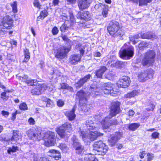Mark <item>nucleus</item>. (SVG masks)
<instances>
[{
    "label": "nucleus",
    "mask_w": 161,
    "mask_h": 161,
    "mask_svg": "<svg viewBox=\"0 0 161 161\" xmlns=\"http://www.w3.org/2000/svg\"><path fill=\"white\" fill-rule=\"evenodd\" d=\"M59 3V0H53V3L54 6L58 5Z\"/></svg>",
    "instance_id": "338daca9"
},
{
    "label": "nucleus",
    "mask_w": 161,
    "mask_h": 161,
    "mask_svg": "<svg viewBox=\"0 0 161 161\" xmlns=\"http://www.w3.org/2000/svg\"><path fill=\"white\" fill-rule=\"evenodd\" d=\"M119 23L118 22L114 21L111 22L109 24L108 27V30L110 35H116L117 36L122 35V31L119 30Z\"/></svg>",
    "instance_id": "6e6552de"
},
{
    "label": "nucleus",
    "mask_w": 161,
    "mask_h": 161,
    "mask_svg": "<svg viewBox=\"0 0 161 161\" xmlns=\"http://www.w3.org/2000/svg\"><path fill=\"white\" fill-rule=\"evenodd\" d=\"M27 133L30 139L33 140H40L42 138L40 131L36 129H30Z\"/></svg>",
    "instance_id": "9b49d317"
},
{
    "label": "nucleus",
    "mask_w": 161,
    "mask_h": 161,
    "mask_svg": "<svg viewBox=\"0 0 161 161\" xmlns=\"http://www.w3.org/2000/svg\"><path fill=\"white\" fill-rule=\"evenodd\" d=\"M91 77L90 75H88L85 76L83 78L81 79L75 84L77 88H79L82 86L84 83L89 79Z\"/></svg>",
    "instance_id": "b1692460"
},
{
    "label": "nucleus",
    "mask_w": 161,
    "mask_h": 161,
    "mask_svg": "<svg viewBox=\"0 0 161 161\" xmlns=\"http://www.w3.org/2000/svg\"><path fill=\"white\" fill-rule=\"evenodd\" d=\"M140 35L142 38L150 39L152 40L156 38L157 37L154 34L151 32L145 33Z\"/></svg>",
    "instance_id": "a878e982"
},
{
    "label": "nucleus",
    "mask_w": 161,
    "mask_h": 161,
    "mask_svg": "<svg viewBox=\"0 0 161 161\" xmlns=\"http://www.w3.org/2000/svg\"><path fill=\"white\" fill-rule=\"evenodd\" d=\"M58 147L62 150L63 152L64 153L67 152L69 150L68 147L64 144H60Z\"/></svg>",
    "instance_id": "473e14b6"
},
{
    "label": "nucleus",
    "mask_w": 161,
    "mask_h": 161,
    "mask_svg": "<svg viewBox=\"0 0 161 161\" xmlns=\"http://www.w3.org/2000/svg\"><path fill=\"white\" fill-rule=\"evenodd\" d=\"M44 145L49 147L54 146L56 143V138L54 133L51 131L46 132L44 136Z\"/></svg>",
    "instance_id": "0eeeda50"
},
{
    "label": "nucleus",
    "mask_w": 161,
    "mask_h": 161,
    "mask_svg": "<svg viewBox=\"0 0 161 161\" xmlns=\"http://www.w3.org/2000/svg\"><path fill=\"white\" fill-rule=\"evenodd\" d=\"M52 32L53 35H56L58 32V30L56 27H54L53 28Z\"/></svg>",
    "instance_id": "603ef678"
},
{
    "label": "nucleus",
    "mask_w": 161,
    "mask_h": 161,
    "mask_svg": "<svg viewBox=\"0 0 161 161\" xmlns=\"http://www.w3.org/2000/svg\"><path fill=\"white\" fill-rule=\"evenodd\" d=\"M108 70V69L105 67L103 66L96 72V75L97 77L101 78L102 77L103 74L106 72Z\"/></svg>",
    "instance_id": "bb28decb"
},
{
    "label": "nucleus",
    "mask_w": 161,
    "mask_h": 161,
    "mask_svg": "<svg viewBox=\"0 0 161 161\" xmlns=\"http://www.w3.org/2000/svg\"><path fill=\"white\" fill-rule=\"evenodd\" d=\"M3 26L2 25H0V35H4L6 33V31Z\"/></svg>",
    "instance_id": "49530a36"
},
{
    "label": "nucleus",
    "mask_w": 161,
    "mask_h": 161,
    "mask_svg": "<svg viewBox=\"0 0 161 161\" xmlns=\"http://www.w3.org/2000/svg\"><path fill=\"white\" fill-rule=\"evenodd\" d=\"M147 161H151L154 158V154L151 153H148L147 154Z\"/></svg>",
    "instance_id": "a19ab883"
},
{
    "label": "nucleus",
    "mask_w": 161,
    "mask_h": 161,
    "mask_svg": "<svg viewBox=\"0 0 161 161\" xmlns=\"http://www.w3.org/2000/svg\"><path fill=\"white\" fill-rule=\"evenodd\" d=\"M152 0H138L139 6L147 5V3H151Z\"/></svg>",
    "instance_id": "e433bc0d"
},
{
    "label": "nucleus",
    "mask_w": 161,
    "mask_h": 161,
    "mask_svg": "<svg viewBox=\"0 0 161 161\" xmlns=\"http://www.w3.org/2000/svg\"><path fill=\"white\" fill-rule=\"evenodd\" d=\"M7 91L4 90L1 94V98L4 100H6L8 98V96L7 94Z\"/></svg>",
    "instance_id": "58836bf2"
},
{
    "label": "nucleus",
    "mask_w": 161,
    "mask_h": 161,
    "mask_svg": "<svg viewBox=\"0 0 161 161\" xmlns=\"http://www.w3.org/2000/svg\"><path fill=\"white\" fill-rule=\"evenodd\" d=\"M60 18L62 19L64 21H69V18L67 17L65 14L62 15L60 16Z\"/></svg>",
    "instance_id": "13d9d810"
},
{
    "label": "nucleus",
    "mask_w": 161,
    "mask_h": 161,
    "mask_svg": "<svg viewBox=\"0 0 161 161\" xmlns=\"http://www.w3.org/2000/svg\"><path fill=\"white\" fill-rule=\"evenodd\" d=\"M1 113L3 116L6 118L9 115L8 112L4 110L2 111Z\"/></svg>",
    "instance_id": "6e6d98bb"
},
{
    "label": "nucleus",
    "mask_w": 161,
    "mask_h": 161,
    "mask_svg": "<svg viewBox=\"0 0 161 161\" xmlns=\"http://www.w3.org/2000/svg\"><path fill=\"white\" fill-rule=\"evenodd\" d=\"M145 155V151H142L139 154V156L141 159H142L144 158V156Z\"/></svg>",
    "instance_id": "680f3d73"
},
{
    "label": "nucleus",
    "mask_w": 161,
    "mask_h": 161,
    "mask_svg": "<svg viewBox=\"0 0 161 161\" xmlns=\"http://www.w3.org/2000/svg\"><path fill=\"white\" fill-rule=\"evenodd\" d=\"M154 74V71L152 69L144 71L139 74L138 79L140 82L145 81L148 79L153 78Z\"/></svg>",
    "instance_id": "f8f14e48"
},
{
    "label": "nucleus",
    "mask_w": 161,
    "mask_h": 161,
    "mask_svg": "<svg viewBox=\"0 0 161 161\" xmlns=\"http://www.w3.org/2000/svg\"><path fill=\"white\" fill-rule=\"evenodd\" d=\"M155 53L153 51H150L145 54L142 61V64L144 66H148L152 65L154 61Z\"/></svg>",
    "instance_id": "423d86ee"
},
{
    "label": "nucleus",
    "mask_w": 161,
    "mask_h": 161,
    "mask_svg": "<svg viewBox=\"0 0 161 161\" xmlns=\"http://www.w3.org/2000/svg\"><path fill=\"white\" fill-rule=\"evenodd\" d=\"M76 17L78 19L84 20L86 21H88L91 19V15L88 11L79 12Z\"/></svg>",
    "instance_id": "aec40b11"
},
{
    "label": "nucleus",
    "mask_w": 161,
    "mask_h": 161,
    "mask_svg": "<svg viewBox=\"0 0 161 161\" xmlns=\"http://www.w3.org/2000/svg\"><path fill=\"white\" fill-rule=\"evenodd\" d=\"M81 58V56L79 54H75L72 55L70 57L69 62L72 64H76L80 61Z\"/></svg>",
    "instance_id": "4be33fe9"
},
{
    "label": "nucleus",
    "mask_w": 161,
    "mask_h": 161,
    "mask_svg": "<svg viewBox=\"0 0 161 161\" xmlns=\"http://www.w3.org/2000/svg\"><path fill=\"white\" fill-rule=\"evenodd\" d=\"M60 88L62 89H67L68 88V85L66 83H62L60 84Z\"/></svg>",
    "instance_id": "bf43d9fd"
},
{
    "label": "nucleus",
    "mask_w": 161,
    "mask_h": 161,
    "mask_svg": "<svg viewBox=\"0 0 161 161\" xmlns=\"http://www.w3.org/2000/svg\"><path fill=\"white\" fill-rule=\"evenodd\" d=\"M120 103L118 102H114L113 103L110 114V117H105L104 119H103L101 122L103 129H108L110 128L112 125H117L118 124L116 120H114L112 122H108V120L111 117L116 115L119 113L120 111L119 106Z\"/></svg>",
    "instance_id": "7ed1b4c3"
},
{
    "label": "nucleus",
    "mask_w": 161,
    "mask_h": 161,
    "mask_svg": "<svg viewBox=\"0 0 161 161\" xmlns=\"http://www.w3.org/2000/svg\"><path fill=\"white\" fill-rule=\"evenodd\" d=\"M134 53V48L129 42L125 44L119 52V57L124 59H129Z\"/></svg>",
    "instance_id": "20e7f679"
},
{
    "label": "nucleus",
    "mask_w": 161,
    "mask_h": 161,
    "mask_svg": "<svg viewBox=\"0 0 161 161\" xmlns=\"http://www.w3.org/2000/svg\"><path fill=\"white\" fill-rule=\"evenodd\" d=\"M84 48L83 46H81V45H80L78 48L79 50L80 51V54L82 56L84 53Z\"/></svg>",
    "instance_id": "4d7b16f0"
},
{
    "label": "nucleus",
    "mask_w": 161,
    "mask_h": 161,
    "mask_svg": "<svg viewBox=\"0 0 161 161\" xmlns=\"http://www.w3.org/2000/svg\"><path fill=\"white\" fill-rule=\"evenodd\" d=\"M73 142V147L75 148L76 153L78 154H81L83 150V147L79 142L76 137L74 136L72 138Z\"/></svg>",
    "instance_id": "f3484780"
},
{
    "label": "nucleus",
    "mask_w": 161,
    "mask_h": 161,
    "mask_svg": "<svg viewBox=\"0 0 161 161\" xmlns=\"http://www.w3.org/2000/svg\"><path fill=\"white\" fill-rule=\"evenodd\" d=\"M135 114V112L133 110H130L128 112V114L129 116H132Z\"/></svg>",
    "instance_id": "0e129e2a"
},
{
    "label": "nucleus",
    "mask_w": 161,
    "mask_h": 161,
    "mask_svg": "<svg viewBox=\"0 0 161 161\" xmlns=\"http://www.w3.org/2000/svg\"><path fill=\"white\" fill-rule=\"evenodd\" d=\"M28 122L31 125H34L35 124V120L32 118H30L28 120Z\"/></svg>",
    "instance_id": "e2e57ef3"
},
{
    "label": "nucleus",
    "mask_w": 161,
    "mask_h": 161,
    "mask_svg": "<svg viewBox=\"0 0 161 161\" xmlns=\"http://www.w3.org/2000/svg\"><path fill=\"white\" fill-rule=\"evenodd\" d=\"M19 150V148L17 146H13L9 148L8 150V153L11 154V153H14Z\"/></svg>",
    "instance_id": "72a5a7b5"
},
{
    "label": "nucleus",
    "mask_w": 161,
    "mask_h": 161,
    "mask_svg": "<svg viewBox=\"0 0 161 161\" xmlns=\"http://www.w3.org/2000/svg\"><path fill=\"white\" fill-rule=\"evenodd\" d=\"M53 105V102L49 99L47 102L46 106L47 107H52Z\"/></svg>",
    "instance_id": "de8ad7c7"
},
{
    "label": "nucleus",
    "mask_w": 161,
    "mask_h": 161,
    "mask_svg": "<svg viewBox=\"0 0 161 161\" xmlns=\"http://www.w3.org/2000/svg\"><path fill=\"white\" fill-rule=\"evenodd\" d=\"M18 114V112L17 110H16L14 113H12V117L11 119L13 120H14L16 119V116L17 114Z\"/></svg>",
    "instance_id": "052dcab7"
},
{
    "label": "nucleus",
    "mask_w": 161,
    "mask_h": 161,
    "mask_svg": "<svg viewBox=\"0 0 161 161\" xmlns=\"http://www.w3.org/2000/svg\"><path fill=\"white\" fill-rule=\"evenodd\" d=\"M21 136L19 131L17 130L13 131V135L10 141L12 144L18 143L21 141Z\"/></svg>",
    "instance_id": "412c9836"
},
{
    "label": "nucleus",
    "mask_w": 161,
    "mask_h": 161,
    "mask_svg": "<svg viewBox=\"0 0 161 161\" xmlns=\"http://www.w3.org/2000/svg\"><path fill=\"white\" fill-rule=\"evenodd\" d=\"M47 88V86L46 85L39 84L32 90L31 93L33 95H40Z\"/></svg>",
    "instance_id": "dca6fc26"
},
{
    "label": "nucleus",
    "mask_w": 161,
    "mask_h": 161,
    "mask_svg": "<svg viewBox=\"0 0 161 161\" xmlns=\"http://www.w3.org/2000/svg\"><path fill=\"white\" fill-rule=\"evenodd\" d=\"M103 86V91L105 94L110 93L111 96H115L118 93L117 92L114 91L115 85L111 83H105Z\"/></svg>",
    "instance_id": "9d476101"
},
{
    "label": "nucleus",
    "mask_w": 161,
    "mask_h": 161,
    "mask_svg": "<svg viewBox=\"0 0 161 161\" xmlns=\"http://www.w3.org/2000/svg\"><path fill=\"white\" fill-rule=\"evenodd\" d=\"M25 58L23 60L24 62H27L30 58V53L29 50L26 49L24 50Z\"/></svg>",
    "instance_id": "7c9ffc66"
},
{
    "label": "nucleus",
    "mask_w": 161,
    "mask_h": 161,
    "mask_svg": "<svg viewBox=\"0 0 161 161\" xmlns=\"http://www.w3.org/2000/svg\"><path fill=\"white\" fill-rule=\"evenodd\" d=\"M93 147V150L97 152L95 153L99 155H105L108 149V146L101 141L95 142Z\"/></svg>",
    "instance_id": "39448f33"
},
{
    "label": "nucleus",
    "mask_w": 161,
    "mask_h": 161,
    "mask_svg": "<svg viewBox=\"0 0 161 161\" xmlns=\"http://www.w3.org/2000/svg\"><path fill=\"white\" fill-rule=\"evenodd\" d=\"M11 6L12 8V12L14 13H16L17 12V3L14 2L11 3Z\"/></svg>",
    "instance_id": "c9c22d12"
},
{
    "label": "nucleus",
    "mask_w": 161,
    "mask_h": 161,
    "mask_svg": "<svg viewBox=\"0 0 161 161\" xmlns=\"http://www.w3.org/2000/svg\"><path fill=\"white\" fill-rule=\"evenodd\" d=\"M77 0H67V2L69 4L75 3L76 2Z\"/></svg>",
    "instance_id": "69168bd1"
},
{
    "label": "nucleus",
    "mask_w": 161,
    "mask_h": 161,
    "mask_svg": "<svg viewBox=\"0 0 161 161\" xmlns=\"http://www.w3.org/2000/svg\"><path fill=\"white\" fill-rule=\"evenodd\" d=\"M57 104L58 107H62L64 105V102L62 100H59L57 102Z\"/></svg>",
    "instance_id": "5fc2aeb1"
},
{
    "label": "nucleus",
    "mask_w": 161,
    "mask_h": 161,
    "mask_svg": "<svg viewBox=\"0 0 161 161\" xmlns=\"http://www.w3.org/2000/svg\"><path fill=\"white\" fill-rule=\"evenodd\" d=\"M111 66L112 67H115L117 68H121L123 67L124 64L123 62L121 61H111L110 62Z\"/></svg>",
    "instance_id": "cd10ccee"
},
{
    "label": "nucleus",
    "mask_w": 161,
    "mask_h": 161,
    "mask_svg": "<svg viewBox=\"0 0 161 161\" xmlns=\"http://www.w3.org/2000/svg\"><path fill=\"white\" fill-rule=\"evenodd\" d=\"M49 155L53 157L56 160H58L61 158L60 152L56 150L51 149L48 152Z\"/></svg>",
    "instance_id": "5701e85b"
},
{
    "label": "nucleus",
    "mask_w": 161,
    "mask_h": 161,
    "mask_svg": "<svg viewBox=\"0 0 161 161\" xmlns=\"http://www.w3.org/2000/svg\"><path fill=\"white\" fill-rule=\"evenodd\" d=\"M47 14L48 12L47 10H43L41 12L40 15L37 18V20H39V19H43L47 16Z\"/></svg>",
    "instance_id": "c756f323"
},
{
    "label": "nucleus",
    "mask_w": 161,
    "mask_h": 161,
    "mask_svg": "<svg viewBox=\"0 0 161 161\" xmlns=\"http://www.w3.org/2000/svg\"><path fill=\"white\" fill-rule=\"evenodd\" d=\"M33 4L34 7L37 8L38 9H40L41 8V5L38 0H34L33 2Z\"/></svg>",
    "instance_id": "37998d69"
},
{
    "label": "nucleus",
    "mask_w": 161,
    "mask_h": 161,
    "mask_svg": "<svg viewBox=\"0 0 161 161\" xmlns=\"http://www.w3.org/2000/svg\"><path fill=\"white\" fill-rule=\"evenodd\" d=\"M86 124L89 130L84 131H81L80 132V136H81L84 142L85 143L90 142L95 140L98 136H101L102 134L97 131L98 127L96 126V123L93 122L91 119L86 120Z\"/></svg>",
    "instance_id": "f257e3e1"
},
{
    "label": "nucleus",
    "mask_w": 161,
    "mask_h": 161,
    "mask_svg": "<svg viewBox=\"0 0 161 161\" xmlns=\"http://www.w3.org/2000/svg\"><path fill=\"white\" fill-rule=\"evenodd\" d=\"M70 47L63 46L59 48L57 51L55 57L58 59H62L65 57L66 54L69 52Z\"/></svg>",
    "instance_id": "ddd939ff"
},
{
    "label": "nucleus",
    "mask_w": 161,
    "mask_h": 161,
    "mask_svg": "<svg viewBox=\"0 0 161 161\" xmlns=\"http://www.w3.org/2000/svg\"><path fill=\"white\" fill-rule=\"evenodd\" d=\"M92 0H78V6L80 10L88 8L90 6Z\"/></svg>",
    "instance_id": "a211bd4d"
},
{
    "label": "nucleus",
    "mask_w": 161,
    "mask_h": 161,
    "mask_svg": "<svg viewBox=\"0 0 161 161\" xmlns=\"http://www.w3.org/2000/svg\"><path fill=\"white\" fill-rule=\"evenodd\" d=\"M130 78L127 76H123L117 82L119 87L126 88L128 86L130 83Z\"/></svg>",
    "instance_id": "4468645a"
},
{
    "label": "nucleus",
    "mask_w": 161,
    "mask_h": 161,
    "mask_svg": "<svg viewBox=\"0 0 161 161\" xmlns=\"http://www.w3.org/2000/svg\"><path fill=\"white\" fill-rule=\"evenodd\" d=\"M1 23V25L6 29H10L13 26V20L9 16H5Z\"/></svg>",
    "instance_id": "2eb2a0df"
},
{
    "label": "nucleus",
    "mask_w": 161,
    "mask_h": 161,
    "mask_svg": "<svg viewBox=\"0 0 161 161\" xmlns=\"http://www.w3.org/2000/svg\"><path fill=\"white\" fill-rule=\"evenodd\" d=\"M68 27H67L66 26V25L64 24H63L62 25V26L60 28V31L62 32H65V31L66 30Z\"/></svg>",
    "instance_id": "864d4df0"
},
{
    "label": "nucleus",
    "mask_w": 161,
    "mask_h": 161,
    "mask_svg": "<svg viewBox=\"0 0 161 161\" xmlns=\"http://www.w3.org/2000/svg\"><path fill=\"white\" fill-rule=\"evenodd\" d=\"M140 126L138 123H133L130 124L129 126V129L130 130L134 131L136 130Z\"/></svg>",
    "instance_id": "2f4dec72"
},
{
    "label": "nucleus",
    "mask_w": 161,
    "mask_h": 161,
    "mask_svg": "<svg viewBox=\"0 0 161 161\" xmlns=\"http://www.w3.org/2000/svg\"><path fill=\"white\" fill-rule=\"evenodd\" d=\"M139 92L138 91L134 90L130 92L125 95V97L126 98H130L134 97L135 96L137 95Z\"/></svg>",
    "instance_id": "c85d7f7f"
},
{
    "label": "nucleus",
    "mask_w": 161,
    "mask_h": 161,
    "mask_svg": "<svg viewBox=\"0 0 161 161\" xmlns=\"http://www.w3.org/2000/svg\"><path fill=\"white\" fill-rule=\"evenodd\" d=\"M155 106L153 103H150L146 109L147 111H153L155 108Z\"/></svg>",
    "instance_id": "c03bdc74"
},
{
    "label": "nucleus",
    "mask_w": 161,
    "mask_h": 161,
    "mask_svg": "<svg viewBox=\"0 0 161 161\" xmlns=\"http://www.w3.org/2000/svg\"><path fill=\"white\" fill-rule=\"evenodd\" d=\"M75 109L74 108L70 111H68L64 113L65 116L68 118L69 120H73L75 117L76 115L75 114Z\"/></svg>",
    "instance_id": "393cba45"
},
{
    "label": "nucleus",
    "mask_w": 161,
    "mask_h": 161,
    "mask_svg": "<svg viewBox=\"0 0 161 161\" xmlns=\"http://www.w3.org/2000/svg\"><path fill=\"white\" fill-rule=\"evenodd\" d=\"M159 133L157 132H153L151 135L152 137L154 139L158 138L159 136Z\"/></svg>",
    "instance_id": "09e8293b"
},
{
    "label": "nucleus",
    "mask_w": 161,
    "mask_h": 161,
    "mask_svg": "<svg viewBox=\"0 0 161 161\" xmlns=\"http://www.w3.org/2000/svg\"><path fill=\"white\" fill-rule=\"evenodd\" d=\"M109 10L108 7H105L103 8L102 11V14L103 17L105 18L108 16Z\"/></svg>",
    "instance_id": "f704fd0d"
},
{
    "label": "nucleus",
    "mask_w": 161,
    "mask_h": 161,
    "mask_svg": "<svg viewBox=\"0 0 161 161\" xmlns=\"http://www.w3.org/2000/svg\"><path fill=\"white\" fill-rule=\"evenodd\" d=\"M37 81L36 79H28V81H27V83L28 85L32 86L34 85V83H36Z\"/></svg>",
    "instance_id": "a18cd8bd"
},
{
    "label": "nucleus",
    "mask_w": 161,
    "mask_h": 161,
    "mask_svg": "<svg viewBox=\"0 0 161 161\" xmlns=\"http://www.w3.org/2000/svg\"><path fill=\"white\" fill-rule=\"evenodd\" d=\"M122 134L119 132H116L114 135H111V137L108 140L109 145L111 146H114L118 141L119 140Z\"/></svg>",
    "instance_id": "6ab92c4d"
},
{
    "label": "nucleus",
    "mask_w": 161,
    "mask_h": 161,
    "mask_svg": "<svg viewBox=\"0 0 161 161\" xmlns=\"http://www.w3.org/2000/svg\"><path fill=\"white\" fill-rule=\"evenodd\" d=\"M19 109L22 110H26L28 109V107L25 103H21L19 106Z\"/></svg>",
    "instance_id": "ea45409f"
},
{
    "label": "nucleus",
    "mask_w": 161,
    "mask_h": 161,
    "mask_svg": "<svg viewBox=\"0 0 161 161\" xmlns=\"http://www.w3.org/2000/svg\"><path fill=\"white\" fill-rule=\"evenodd\" d=\"M19 80H21V81H24L26 83L27 81H28V76L27 75H24L22 77H20Z\"/></svg>",
    "instance_id": "8fccbe9b"
},
{
    "label": "nucleus",
    "mask_w": 161,
    "mask_h": 161,
    "mask_svg": "<svg viewBox=\"0 0 161 161\" xmlns=\"http://www.w3.org/2000/svg\"><path fill=\"white\" fill-rule=\"evenodd\" d=\"M101 55V54L100 53L97 52L95 54V56L97 57H100Z\"/></svg>",
    "instance_id": "774afa93"
},
{
    "label": "nucleus",
    "mask_w": 161,
    "mask_h": 161,
    "mask_svg": "<svg viewBox=\"0 0 161 161\" xmlns=\"http://www.w3.org/2000/svg\"><path fill=\"white\" fill-rule=\"evenodd\" d=\"M140 38V36L138 35H136L134 36L133 37H130V41H132L134 44H135L136 43V42L138 41H136V40Z\"/></svg>",
    "instance_id": "4c0bfd02"
},
{
    "label": "nucleus",
    "mask_w": 161,
    "mask_h": 161,
    "mask_svg": "<svg viewBox=\"0 0 161 161\" xmlns=\"http://www.w3.org/2000/svg\"><path fill=\"white\" fill-rule=\"evenodd\" d=\"M71 130V125L69 123H66L62 125L61 126L57 128L56 130L58 134L61 138L64 137L66 136L65 131L67 130V132H70Z\"/></svg>",
    "instance_id": "1a4fd4ad"
},
{
    "label": "nucleus",
    "mask_w": 161,
    "mask_h": 161,
    "mask_svg": "<svg viewBox=\"0 0 161 161\" xmlns=\"http://www.w3.org/2000/svg\"><path fill=\"white\" fill-rule=\"evenodd\" d=\"M90 90L91 91L90 93H86L83 90H80L76 94L79 100L81 108L85 112H87L89 109L90 105L86 104L89 96L91 95L93 97H95L98 94L99 89L94 84H92L90 86Z\"/></svg>",
    "instance_id": "f03ea898"
},
{
    "label": "nucleus",
    "mask_w": 161,
    "mask_h": 161,
    "mask_svg": "<svg viewBox=\"0 0 161 161\" xmlns=\"http://www.w3.org/2000/svg\"><path fill=\"white\" fill-rule=\"evenodd\" d=\"M148 44L145 42H141L139 45V47L141 49H143L144 48L147 47Z\"/></svg>",
    "instance_id": "79ce46f5"
},
{
    "label": "nucleus",
    "mask_w": 161,
    "mask_h": 161,
    "mask_svg": "<svg viewBox=\"0 0 161 161\" xmlns=\"http://www.w3.org/2000/svg\"><path fill=\"white\" fill-rule=\"evenodd\" d=\"M69 19L71 22H74L75 21V19L73 14V13L71 11L69 12Z\"/></svg>",
    "instance_id": "3c124183"
}]
</instances>
